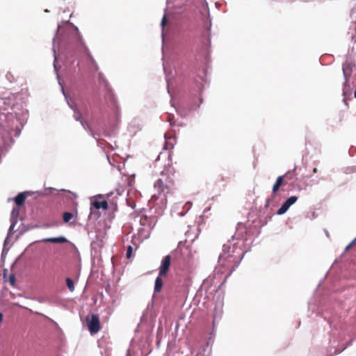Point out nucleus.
Listing matches in <instances>:
<instances>
[{
	"label": "nucleus",
	"mask_w": 356,
	"mask_h": 356,
	"mask_svg": "<svg viewBox=\"0 0 356 356\" xmlns=\"http://www.w3.org/2000/svg\"><path fill=\"white\" fill-rule=\"evenodd\" d=\"M166 172L162 171L160 177L154 183V187L156 193L152 195L154 200L161 198V201H166L168 194H170L174 189V180L172 177L173 172L170 170L171 165L168 164Z\"/></svg>",
	"instance_id": "1"
},
{
	"label": "nucleus",
	"mask_w": 356,
	"mask_h": 356,
	"mask_svg": "<svg viewBox=\"0 0 356 356\" xmlns=\"http://www.w3.org/2000/svg\"><path fill=\"white\" fill-rule=\"evenodd\" d=\"M243 253L237 249H233L232 252H224L219 257L220 265L225 268L222 273L227 272L226 277H229L239 265Z\"/></svg>",
	"instance_id": "2"
},
{
	"label": "nucleus",
	"mask_w": 356,
	"mask_h": 356,
	"mask_svg": "<svg viewBox=\"0 0 356 356\" xmlns=\"http://www.w3.org/2000/svg\"><path fill=\"white\" fill-rule=\"evenodd\" d=\"M87 325L90 334H94L97 333L101 329V324L99 316L92 314L90 317L86 318Z\"/></svg>",
	"instance_id": "3"
},
{
	"label": "nucleus",
	"mask_w": 356,
	"mask_h": 356,
	"mask_svg": "<svg viewBox=\"0 0 356 356\" xmlns=\"http://www.w3.org/2000/svg\"><path fill=\"white\" fill-rule=\"evenodd\" d=\"M171 264V256L170 254L165 256L161 260V264L159 267L160 277H165L169 271Z\"/></svg>",
	"instance_id": "4"
},
{
	"label": "nucleus",
	"mask_w": 356,
	"mask_h": 356,
	"mask_svg": "<svg viewBox=\"0 0 356 356\" xmlns=\"http://www.w3.org/2000/svg\"><path fill=\"white\" fill-rule=\"evenodd\" d=\"M298 200V197L291 196L289 197L281 206V207L277 210V213L278 215H282L286 212V211L289 209V207L293 204Z\"/></svg>",
	"instance_id": "5"
},
{
	"label": "nucleus",
	"mask_w": 356,
	"mask_h": 356,
	"mask_svg": "<svg viewBox=\"0 0 356 356\" xmlns=\"http://www.w3.org/2000/svg\"><path fill=\"white\" fill-rule=\"evenodd\" d=\"M164 137L165 140L164 144V149L167 150L172 149L176 143L175 136L172 133H166L165 134Z\"/></svg>",
	"instance_id": "6"
},
{
	"label": "nucleus",
	"mask_w": 356,
	"mask_h": 356,
	"mask_svg": "<svg viewBox=\"0 0 356 356\" xmlns=\"http://www.w3.org/2000/svg\"><path fill=\"white\" fill-rule=\"evenodd\" d=\"M41 241L42 242H49L53 243H64L67 241L66 238L63 236L55 237V238H46L42 239Z\"/></svg>",
	"instance_id": "7"
},
{
	"label": "nucleus",
	"mask_w": 356,
	"mask_h": 356,
	"mask_svg": "<svg viewBox=\"0 0 356 356\" xmlns=\"http://www.w3.org/2000/svg\"><path fill=\"white\" fill-rule=\"evenodd\" d=\"M283 179H284L283 176H279L277 178L276 181L274 184V185L273 186V189H272V193H273V196H275L277 192L279 191L280 188L282 185V184H283Z\"/></svg>",
	"instance_id": "8"
},
{
	"label": "nucleus",
	"mask_w": 356,
	"mask_h": 356,
	"mask_svg": "<svg viewBox=\"0 0 356 356\" xmlns=\"http://www.w3.org/2000/svg\"><path fill=\"white\" fill-rule=\"evenodd\" d=\"M92 206L97 209H103L104 210H107L108 208V202L106 200L104 201H94L92 202Z\"/></svg>",
	"instance_id": "9"
},
{
	"label": "nucleus",
	"mask_w": 356,
	"mask_h": 356,
	"mask_svg": "<svg viewBox=\"0 0 356 356\" xmlns=\"http://www.w3.org/2000/svg\"><path fill=\"white\" fill-rule=\"evenodd\" d=\"M163 277L159 276L156 278L155 280V285H154V293H159L161 291L162 287H163Z\"/></svg>",
	"instance_id": "10"
},
{
	"label": "nucleus",
	"mask_w": 356,
	"mask_h": 356,
	"mask_svg": "<svg viewBox=\"0 0 356 356\" xmlns=\"http://www.w3.org/2000/svg\"><path fill=\"white\" fill-rule=\"evenodd\" d=\"M26 195L24 193H19L15 197V202L17 206H22L25 200H26Z\"/></svg>",
	"instance_id": "11"
},
{
	"label": "nucleus",
	"mask_w": 356,
	"mask_h": 356,
	"mask_svg": "<svg viewBox=\"0 0 356 356\" xmlns=\"http://www.w3.org/2000/svg\"><path fill=\"white\" fill-rule=\"evenodd\" d=\"M343 73L345 79L347 81L352 74V69L349 64H344L343 65Z\"/></svg>",
	"instance_id": "12"
},
{
	"label": "nucleus",
	"mask_w": 356,
	"mask_h": 356,
	"mask_svg": "<svg viewBox=\"0 0 356 356\" xmlns=\"http://www.w3.org/2000/svg\"><path fill=\"white\" fill-rule=\"evenodd\" d=\"M74 118L77 121H80L83 127L86 129V127L88 126L87 123L85 121L82 120V116L81 113L77 110L74 109Z\"/></svg>",
	"instance_id": "13"
},
{
	"label": "nucleus",
	"mask_w": 356,
	"mask_h": 356,
	"mask_svg": "<svg viewBox=\"0 0 356 356\" xmlns=\"http://www.w3.org/2000/svg\"><path fill=\"white\" fill-rule=\"evenodd\" d=\"M19 209L18 208H13L11 212V220L13 221V225L10 227V229L14 226V222L17 219L19 216Z\"/></svg>",
	"instance_id": "14"
},
{
	"label": "nucleus",
	"mask_w": 356,
	"mask_h": 356,
	"mask_svg": "<svg viewBox=\"0 0 356 356\" xmlns=\"http://www.w3.org/2000/svg\"><path fill=\"white\" fill-rule=\"evenodd\" d=\"M74 218L73 213L70 212H64L63 214V221L66 223L70 222V221Z\"/></svg>",
	"instance_id": "15"
},
{
	"label": "nucleus",
	"mask_w": 356,
	"mask_h": 356,
	"mask_svg": "<svg viewBox=\"0 0 356 356\" xmlns=\"http://www.w3.org/2000/svg\"><path fill=\"white\" fill-rule=\"evenodd\" d=\"M66 284L71 292H73L74 291V282L71 278H66Z\"/></svg>",
	"instance_id": "16"
},
{
	"label": "nucleus",
	"mask_w": 356,
	"mask_h": 356,
	"mask_svg": "<svg viewBox=\"0 0 356 356\" xmlns=\"http://www.w3.org/2000/svg\"><path fill=\"white\" fill-rule=\"evenodd\" d=\"M8 280L10 283V284L12 286H15V276L14 274H10L9 276H8Z\"/></svg>",
	"instance_id": "17"
},
{
	"label": "nucleus",
	"mask_w": 356,
	"mask_h": 356,
	"mask_svg": "<svg viewBox=\"0 0 356 356\" xmlns=\"http://www.w3.org/2000/svg\"><path fill=\"white\" fill-rule=\"evenodd\" d=\"M133 248L131 245H129L127 250V257L129 259L131 257L132 254Z\"/></svg>",
	"instance_id": "18"
},
{
	"label": "nucleus",
	"mask_w": 356,
	"mask_h": 356,
	"mask_svg": "<svg viewBox=\"0 0 356 356\" xmlns=\"http://www.w3.org/2000/svg\"><path fill=\"white\" fill-rule=\"evenodd\" d=\"M168 22V20H167V17L166 15H164L162 18V20H161V26H162V28L163 29L165 27V26L166 25Z\"/></svg>",
	"instance_id": "19"
},
{
	"label": "nucleus",
	"mask_w": 356,
	"mask_h": 356,
	"mask_svg": "<svg viewBox=\"0 0 356 356\" xmlns=\"http://www.w3.org/2000/svg\"><path fill=\"white\" fill-rule=\"evenodd\" d=\"M355 241H356V238H355L354 241H352V243H350V244L346 247V250H348V248H350V246H351V245H353Z\"/></svg>",
	"instance_id": "20"
},
{
	"label": "nucleus",
	"mask_w": 356,
	"mask_h": 356,
	"mask_svg": "<svg viewBox=\"0 0 356 356\" xmlns=\"http://www.w3.org/2000/svg\"><path fill=\"white\" fill-rule=\"evenodd\" d=\"M168 120L170 123V124H172V118H171L170 115L168 116Z\"/></svg>",
	"instance_id": "21"
},
{
	"label": "nucleus",
	"mask_w": 356,
	"mask_h": 356,
	"mask_svg": "<svg viewBox=\"0 0 356 356\" xmlns=\"http://www.w3.org/2000/svg\"><path fill=\"white\" fill-rule=\"evenodd\" d=\"M3 321V314L1 313H0V323L2 322Z\"/></svg>",
	"instance_id": "22"
},
{
	"label": "nucleus",
	"mask_w": 356,
	"mask_h": 356,
	"mask_svg": "<svg viewBox=\"0 0 356 356\" xmlns=\"http://www.w3.org/2000/svg\"><path fill=\"white\" fill-rule=\"evenodd\" d=\"M317 172H318V169H317L316 168H314L313 169V172H314V173H317Z\"/></svg>",
	"instance_id": "23"
},
{
	"label": "nucleus",
	"mask_w": 356,
	"mask_h": 356,
	"mask_svg": "<svg viewBox=\"0 0 356 356\" xmlns=\"http://www.w3.org/2000/svg\"><path fill=\"white\" fill-rule=\"evenodd\" d=\"M105 195H99V197H104Z\"/></svg>",
	"instance_id": "24"
},
{
	"label": "nucleus",
	"mask_w": 356,
	"mask_h": 356,
	"mask_svg": "<svg viewBox=\"0 0 356 356\" xmlns=\"http://www.w3.org/2000/svg\"><path fill=\"white\" fill-rule=\"evenodd\" d=\"M354 96H355V97H356V90L354 92Z\"/></svg>",
	"instance_id": "25"
},
{
	"label": "nucleus",
	"mask_w": 356,
	"mask_h": 356,
	"mask_svg": "<svg viewBox=\"0 0 356 356\" xmlns=\"http://www.w3.org/2000/svg\"><path fill=\"white\" fill-rule=\"evenodd\" d=\"M159 159H160V155H159V156H158V158L156 159V161H157V160H159Z\"/></svg>",
	"instance_id": "26"
}]
</instances>
